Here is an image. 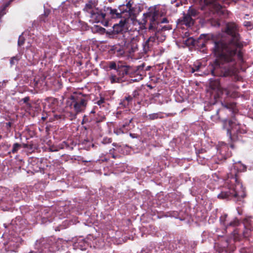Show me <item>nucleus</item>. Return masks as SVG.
I'll list each match as a JSON object with an SVG mask.
<instances>
[{
    "mask_svg": "<svg viewBox=\"0 0 253 253\" xmlns=\"http://www.w3.org/2000/svg\"><path fill=\"white\" fill-rule=\"evenodd\" d=\"M225 32L231 36V42L228 44L222 42L214 43L213 51L217 59L208 67L214 76L226 77L235 75L237 71L234 56L237 47L242 45L238 33L237 25L234 23L227 24Z\"/></svg>",
    "mask_w": 253,
    "mask_h": 253,
    "instance_id": "obj_1",
    "label": "nucleus"
},
{
    "mask_svg": "<svg viewBox=\"0 0 253 253\" xmlns=\"http://www.w3.org/2000/svg\"><path fill=\"white\" fill-rule=\"evenodd\" d=\"M226 184L229 191L228 192H221L218 195V198L224 199L230 195H232L238 200L244 198L246 196L245 191L242 184L236 177H232L230 179H227Z\"/></svg>",
    "mask_w": 253,
    "mask_h": 253,
    "instance_id": "obj_2",
    "label": "nucleus"
},
{
    "mask_svg": "<svg viewBox=\"0 0 253 253\" xmlns=\"http://www.w3.org/2000/svg\"><path fill=\"white\" fill-rule=\"evenodd\" d=\"M87 100L82 93H75L67 101V104L77 113L84 112L86 108Z\"/></svg>",
    "mask_w": 253,
    "mask_h": 253,
    "instance_id": "obj_3",
    "label": "nucleus"
},
{
    "mask_svg": "<svg viewBox=\"0 0 253 253\" xmlns=\"http://www.w3.org/2000/svg\"><path fill=\"white\" fill-rule=\"evenodd\" d=\"M94 4L88 3L86 4L84 10L87 12V15L91 18L92 22L95 23L103 22L105 19V12L96 8Z\"/></svg>",
    "mask_w": 253,
    "mask_h": 253,
    "instance_id": "obj_4",
    "label": "nucleus"
},
{
    "mask_svg": "<svg viewBox=\"0 0 253 253\" xmlns=\"http://www.w3.org/2000/svg\"><path fill=\"white\" fill-rule=\"evenodd\" d=\"M223 128L226 129L227 134L231 138L232 135L238 133H245L246 131L241 128V125L237 122L235 118H233L230 121H223Z\"/></svg>",
    "mask_w": 253,
    "mask_h": 253,
    "instance_id": "obj_5",
    "label": "nucleus"
},
{
    "mask_svg": "<svg viewBox=\"0 0 253 253\" xmlns=\"http://www.w3.org/2000/svg\"><path fill=\"white\" fill-rule=\"evenodd\" d=\"M205 5L213 13L217 12L220 14H224L226 10L217 2L216 0H201Z\"/></svg>",
    "mask_w": 253,
    "mask_h": 253,
    "instance_id": "obj_6",
    "label": "nucleus"
},
{
    "mask_svg": "<svg viewBox=\"0 0 253 253\" xmlns=\"http://www.w3.org/2000/svg\"><path fill=\"white\" fill-rule=\"evenodd\" d=\"M108 80L111 84L119 83L121 78V73L119 70L109 71L108 72Z\"/></svg>",
    "mask_w": 253,
    "mask_h": 253,
    "instance_id": "obj_7",
    "label": "nucleus"
},
{
    "mask_svg": "<svg viewBox=\"0 0 253 253\" xmlns=\"http://www.w3.org/2000/svg\"><path fill=\"white\" fill-rule=\"evenodd\" d=\"M146 14L148 17L150 18L152 21L154 22L157 20L159 15V12L157 9V7L154 6L150 7Z\"/></svg>",
    "mask_w": 253,
    "mask_h": 253,
    "instance_id": "obj_8",
    "label": "nucleus"
},
{
    "mask_svg": "<svg viewBox=\"0 0 253 253\" xmlns=\"http://www.w3.org/2000/svg\"><path fill=\"white\" fill-rule=\"evenodd\" d=\"M104 11L105 12L106 17L108 16L112 18H116L121 17V13L118 12L116 9H112L109 7H105Z\"/></svg>",
    "mask_w": 253,
    "mask_h": 253,
    "instance_id": "obj_9",
    "label": "nucleus"
},
{
    "mask_svg": "<svg viewBox=\"0 0 253 253\" xmlns=\"http://www.w3.org/2000/svg\"><path fill=\"white\" fill-rule=\"evenodd\" d=\"M144 66V64H142L141 65L137 66L133 69V71H134L135 73L138 76L137 79H134L133 81H138L143 79L144 73H145V71L143 70Z\"/></svg>",
    "mask_w": 253,
    "mask_h": 253,
    "instance_id": "obj_10",
    "label": "nucleus"
},
{
    "mask_svg": "<svg viewBox=\"0 0 253 253\" xmlns=\"http://www.w3.org/2000/svg\"><path fill=\"white\" fill-rule=\"evenodd\" d=\"M210 86L213 89L217 90V91L221 92L222 93H223V91L225 89L223 88L220 84L219 81L218 80H211L210 83Z\"/></svg>",
    "mask_w": 253,
    "mask_h": 253,
    "instance_id": "obj_11",
    "label": "nucleus"
},
{
    "mask_svg": "<svg viewBox=\"0 0 253 253\" xmlns=\"http://www.w3.org/2000/svg\"><path fill=\"white\" fill-rule=\"evenodd\" d=\"M126 51L128 52L130 56H132L133 53L138 50V44L136 40H133L128 45Z\"/></svg>",
    "mask_w": 253,
    "mask_h": 253,
    "instance_id": "obj_12",
    "label": "nucleus"
},
{
    "mask_svg": "<svg viewBox=\"0 0 253 253\" xmlns=\"http://www.w3.org/2000/svg\"><path fill=\"white\" fill-rule=\"evenodd\" d=\"M182 22L183 24L188 27L191 26L194 24V20L193 18L188 14L184 15Z\"/></svg>",
    "mask_w": 253,
    "mask_h": 253,
    "instance_id": "obj_13",
    "label": "nucleus"
},
{
    "mask_svg": "<svg viewBox=\"0 0 253 253\" xmlns=\"http://www.w3.org/2000/svg\"><path fill=\"white\" fill-rule=\"evenodd\" d=\"M164 118L162 112H158L149 114L147 116V118L150 120H154L158 119H162Z\"/></svg>",
    "mask_w": 253,
    "mask_h": 253,
    "instance_id": "obj_14",
    "label": "nucleus"
},
{
    "mask_svg": "<svg viewBox=\"0 0 253 253\" xmlns=\"http://www.w3.org/2000/svg\"><path fill=\"white\" fill-rule=\"evenodd\" d=\"M125 20H121L119 24H115L113 26L114 31H116L117 33L121 31L123 27L125 26Z\"/></svg>",
    "mask_w": 253,
    "mask_h": 253,
    "instance_id": "obj_15",
    "label": "nucleus"
},
{
    "mask_svg": "<svg viewBox=\"0 0 253 253\" xmlns=\"http://www.w3.org/2000/svg\"><path fill=\"white\" fill-rule=\"evenodd\" d=\"M132 3L133 2L129 1L126 5V8L125 9V11L129 12V14H132L133 11V8L132 6Z\"/></svg>",
    "mask_w": 253,
    "mask_h": 253,
    "instance_id": "obj_16",
    "label": "nucleus"
},
{
    "mask_svg": "<svg viewBox=\"0 0 253 253\" xmlns=\"http://www.w3.org/2000/svg\"><path fill=\"white\" fill-rule=\"evenodd\" d=\"M156 41V38L155 36H152V37H150L146 42H145V45H144V46L146 47V46H147L148 48H149V42H155Z\"/></svg>",
    "mask_w": 253,
    "mask_h": 253,
    "instance_id": "obj_17",
    "label": "nucleus"
},
{
    "mask_svg": "<svg viewBox=\"0 0 253 253\" xmlns=\"http://www.w3.org/2000/svg\"><path fill=\"white\" fill-rule=\"evenodd\" d=\"M124 67L125 68L124 70V72L123 74H122V75L124 76V74H130L131 73V70H132V68L130 66H124Z\"/></svg>",
    "mask_w": 253,
    "mask_h": 253,
    "instance_id": "obj_18",
    "label": "nucleus"
},
{
    "mask_svg": "<svg viewBox=\"0 0 253 253\" xmlns=\"http://www.w3.org/2000/svg\"><path fill=\"white\" fill-rule=\"evenodd\" d=\"M187 14L190 15L191 17L192 18V17H195L197 15V12L196 10L194 9H191L188 10V13Z\"/></svg>",
    "mask_w": 253,
    "mask_h": 253,
    "instance_id": "obj_19",
    "label": "nucleus"
},
{
    "mask_svg": "<svg viewBox=\"0 0 253 253\" xmlns=\"http://www.w3.org/2000/svg\"><path fill=\"white\" fill-rule=\"evenodd\" d=\"M20 147H21L20 144H19L17 143H14L13 145V148L11 150L12 152L13 153H16Z\"/></svg>",
    "mask_w": 253,
    "mask_h": 253,
    "instance_id": "obj_20",
    "label": "nucleus"
},
{
    "mask_svg": "<svg viewBox=\"0 0 253 253\" xmlns=\"http://www.w3.org/2000/svg\"><path fill=\"white\" fill-rule=\"evenodd\" d=\"M19 59V57L17 56L12 57L10 61L11 65H12L15 64Z\"/></svg>",
    "mask_w": 253,
    "mask_h": 253,
    "instance_id": "obj_21",
    "label": "nucleus"
},
{
    "mask_svg": "<svg viewBox=\"0 0 253 253\" xmlns=\"http://www.w3.org/2000/svg\"><path fill=\"white\" fill-rule=\"evenodd\" d=\"M223 224L226 226H235L237 224V221L234 220V221H231L228 223H226V222H224Z\"/></svg>",
    "mask_w": 253,
    "mask_h": 253,
    "instance_id": "obj_22",
    "label": "nucleus"
},
{
    "mask_svg": "<svg viewBox=\"0 0 253 253\" xmlns=\"http://www.w3.org/2000/svg\"><path fill=\"white\" fill-rule=\"evenodd\" d=\"M109 67L111 69H114V71L119 70L118 69H116V64L114 62H110L109 64Z\"/></svg>",
    "mask_w": 253,
    "mask_h": 253,
    "instance_id": "obj_23",
    "label": "nucleus"
},
{
    "mask_svg": "<svg viewBox=\"0 0 253 253\" xmlns=\"http://www.w3.org/2000/svg\"><path fill=\"white\" fill-rule=\"evenodd\" d=\"M201 67V64H198V65H195V67L194 68H192V70H191V72L192 73H194L195 72V71H198L199 70V69H200Z\"/></svg>",
    "mask_w": 253,
    "mask_h": 253,
    "instance_id": "obj_24",
    "label": "nucleus"
},
{
    "mask_svg": "<svg viewBox=\"0 0 253 253\" xmlns=\"http://www.w3.org/2000/svg\"><path fill=\"white\" fill-rule=\"evenodd\" d=\"M24 42V39L23 37L20 36L19 38L18 44L19 46H21L23 44Z\"/></svg>",
    "mask_w": 253,
    "mask_h": 253,
    "instance_id": "obj_25",
    "label": "nucleus"
},
{
    "mask_svg": "<svg viewBox=\"0 0 253 253\" xmlns=\"http://www.w3.org/2000/svg\"><path fill=\"white\" fill-rule=\"evenodd\" d=\"M251 219L248 218H245L243 221V223L246 226L250 225L251 224Z\"/></svg>",
    "mask_w": 253,
    "mask_h": 253,
    "instance_id": "obj_26",
    "label": "nucleus"
},
{
    "mask_svg": "<svg viewBox=\"0 0 253 253\" xmlns=\"http://www.w3.org/2000/svg\"><path fill=\"white\" fill-rule=\"evenodd\" d=\"M112 141L111 140V138H104L103 140H102V143L103 144H107V143H111Z\"/></svg>",
    "mask_w": 253,
    "mask_h": 253,
    "instance_id": "obj_27",
    "label": "nucleus"
},
{
    "mask_svg": "<svg viewBox=\"0 0 253 253\" xmlns=\"http://www.w3.org/2000/svg\"><path fill=\"white\" fill-rule=\"evenodd\" d=\"M125 100H126L128 102H130L132 100V97H131V96H128L125 97Z\"/></svg>",
    "mask_w": 253,
    "mask_h": 253,
    "instance_id": "obj_28",
    "label": "nucleus"
},
{
    "mask_svg": "<svg viewBox=\"0 0 253 253\" xmlns=\"http://www.w3.org/2000/svg\"><path fill=\"white\" fill-rule=\"evenodd\" d=\"M104 102V100L103 99H100L99 100H98L97 102V104L98 105L101 106Z\"/></svg>",
    "mask_w": 253,
    "mask_h": 253,
    "instance_id": "obj_29",
    "label": "nucleus"
},
{
    "mask_svg": "<svg viewBox=\"0 0 253 253\" xmlns=\"http://www.w3.org/2000/svg\"><path fill=\"white\" fill-rule=\"evenodd\" d=\"M162 23H166L168 22V20L167 18H164L162 19V20L161 22Z\"/></svg>",
    "mask_w": 253,
    "mask_h": 253,
    "instance_id": "obj_30",
    "label": "nucleus"
},
{
    "mask_svg": "<svg viewBox=\"0 0 253 253\" xmlns=\"http://www.w3.org/2000/svg\"><path fill=\"white\" fill-rule=\"evenodd\" d=\"M237 210L238 211V213L239 215H241L242 214V211L241 209H240L239 208H237Z\"/></svg>",
    "mask_w": 253,
    "mask_h": 253,
    "instance_id": "obj_31",
    "label": "nucleus"
},
{
    "mask_svg": "<svg viewBox=\"0 0 253 253\" xmlns=\"http://www.w3.org/2000/svg\"><path fill=\"white\" fill-rule=\"evenodd\" d=\"M250 24H251L250 22H246L245 23V26L248 27V26H250Z\"/></svg>",
    "mask_w": 253,
    "mask_h": 253,
    "instance_id": "obj_32",
    "label": "nucleus"
},
{
    "mask_svg": "<svg viewBox=\"0 0 253 253\" xmlns=\"http://www.w3.org/2000/svg\"><path fill=\"white\" fill-rule=\"evenodd\" d=\"M137 91L135 90V91H133V95L134 97L136 96V95H137Z\"/></svg>",
    "mask_w": 253,
    "mask_h": 253,
    "instance_id": "obj_33",
    "label": "nucleus"
},
{
    "mask_svg": "<svg viewBox=\"0 0 253 253\" xmlns=\"http://www.w3.org/2000/svg\"><path fill=\"white\" fill-rule=\"evenodd\" d=\"M118 52L119 53V54L121 55H123L124 52L122 50H120L119 51H118Z\"/></svg>",
    "mask_w": 253,
    "mask_h": 253,
    "instance_id": "obj_34",
    "label": "nucleus"
},
{
    "mask_svg": "<svg viewBox=\"0 0 253 253\" xmlns=\"http://www.w3.org/2000/svg\"><path fill=\"white\" fill-rule=\"evenodd\" d=\"M12 0H10V1H9V2H8V3H6V4H5V7H6L8 6V5L10 4V2L11 1H12Z\"/></svg>",
    "mask_w": 253,
    "mask_h": 253,
    "instance_id": "obj_35",
    "label": "nucleus"
},
{
    "mask_svg": "<svg viewBox=\"0 0 253 253\" xmlns=\"http://www.w3.org/2000/svg\"><path fill=\"white\" fill-rule=\"evenodd\" d=\"M28 100V98H24V102H26V101H27V100Z\"/></svg>",
    "mask_w": 253,
    "mask_h": 253,
    "instance_id": "obj_36",
    "label": "nucleus"
},
{
    "mask_svg": "<svg viewBox=\"0 0 253 253\" xmlns=\"http://www.w3.org/2000/svg\"><path fill=\"white\" fill-rule=\"evenodd\" d=\"M130 135L131 137H134V136H133V134H132L130 133Z\"/></svg>",
    "mask_w": 253,
    "mask_h": 253,
    "instance_id": "obj_37",
    "label": "nucleus"
},
{
    "mask_svg": "<svg viewBox=\"0 0 253 253\" xmlns=\"http://www.w3.org/2000/svg\"><path fill=\"white\" fill-rule=\"evenodd\" d=\"M238 56L239 57H240V56H241V54H240V53H238Z\"/></svg>",
    "mask_w": 253,
    "mask_h": 253,
    "instance_id": "obj_38",
    "label": "nucleus"
},
{
    "mask_svg": "<svg viewBox=\"0 0 253 253\" xmlns=\"http://www.w3.org/2000/svg\"><path fill=\"white\" fill-rule=\"evenodd\" d=\"M231 147L232 148H234L233 145H231Z\"/></svg>",
    "mask_w": 253,
    "mask_h": 253,
    "instance_id": "obj_39",
    "label": "nucleus"
},
{
    "mask_svg": "<svg viewBox=\"0 0 253 253\" xmlns=\"http://www.w3.org/2000/svg\"><path fill=\"white\" fill-rule=\"evenodd\" d=\"M112 157H113V158H115V156L113 154L112 155Z\"/></svg>",
    "mask_w": 253,
    "mask_h": 253,
    "instance_id": "obj_40",
    "label": "nucleus"
},
{
    "mask_svg": "<svg viewBox=\"0 0 253 253\" xmlns=\"http://www.w3.org/2000/svg\"><path fill=\"white\" fill-rule=\"evenodd\" d=\"M224 216L226 218L227 217V215H225Z\"/></svg>",
    "mask_w": 253,
    "mask_h": 253,
    "instance_id": "obj_41",
    "label": "nucleus"
}]
</instances>
